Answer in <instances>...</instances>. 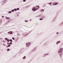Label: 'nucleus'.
Segmentation results:
<instances>
[{
  "label": "nucleus",
  "instance_id": "32",
  "mask_svg": "<svg viewBox=\"0 0 63 63\" xmlns=\"http://www.w3.org/2000/svg\"><path fill=\"white\" fill-rule=\"evenodd\" d=\"M19 10V8H17V10Z\"/></svg>",
  "mask_w": 63,
  "mask_h": 63
},
{
  "label": "nucleus",
  "instance_id": "27",
  "mask_svg": "<svg viewBox=\"0 0 63 63\" xmlns=\"http://www.w3.org/2000/svg\"><path fill=\"white\" fill-rule=\"evenodd\" d=\"M10 42H12V39L10 40Z\"/></svg>",
  "mask_w": 63,
  "mask_h": 63
},
{
  "label": "nucleus",
  "instance_id": "14",
  "mask_svg": "<svg viewBox=\"0 0 63 63\" xmlns=\"http://www.w3.org/2000/svg\"><path fill=\"white\" fill-rule=\"evenodd\" d=\"M29 45V46H30V45H31V43L30 42H28L27 43Z\"/></svg>",
  "mask_w": 63,
  "mask_h": 63
},
{
  "label": "nucleus",
  "instance_id": "3",
  "mask_svg": "<svg viewBox=\"0 0 63 63\" xmlns=\"http://www.w3.org/2000/svg\"><path fill=\"white\" fill-rule=\"evenodd\" d=\"M30 32H31V31L29 32L28 33H24L23 35L24 36V37H25V36H27V35H28Z\"/></svg>",
  "mask_w": 63,
  "mask_h": 63
},
{
  "label": "nucleus",
  "instance_id": "15",
  "mask_svg": "<svg viewBox=\"0 0 63 63\" xmlns=\"http://www.w3.org/2000/svg\"><path fill=\"white\" fill-rule=\"evenodd\" d=\"M26 58V56H24L23 58V59H25Z\"/></svg>",
  "mask_w": 63,
  "mask_h": 63
},
{
  "label": "nucleus",
  "instance_id": "5",
  "mask_svg": "<svg viewBox=\"0 0 63 63\" xmlns=\"http://www.w3.org/2000/svg\"><path fill=\"white\" fill-rule=\"evenodd\" d=\"M7 0H4L3 1H2V5H3L4 4H5V3H7Z\"/></svg>",
  "mask_w": 63,
  "mask_h": 63
},
{
  "label": "nucleus",
  "instance_id": "22",
  "mask_svg": "<svg viewBox=\"0 0 63 63\" xmlns=\"http://www.w3.org/2000/svg\"><path fill=\"white\" fill-rule=\"evenodd\" d=\"M10 50V49H9V48H8V49H7V51H9Z\"/></svg>",
  "mask_w": 63,
  "mask_h": 63
},
{
  "label": "nucleus",
  "instance_id": "6",
  "mask_svg": "<svg viewBox=\"0 0 63 63\" xmlns=\"http://www.w3.org/2000/svg\"><path fill=\"white\" fill-rule=\"evenodd\" d=\"M8 34H10V35H11V34H13V32L12 31H10L9 32H8Z\"/></svg>",
  "mask_w": 63,
  "mask_h": 63
},
{
  "label": "nucleus",
  "instance_id": "23",
  "mask_svg": "<svg viewBox=\"0 0 63 63\" xmlns=\"http://www.w3.org/2000/svg\"><path fill=\"white\" fill-rule=\"evenodd\" d=\"M17 35L18 36H20V34L19 33H18Z\"/></svg>",
  "mask_w": 63,
  "mask_h": 63
},
{
  "label": "nucleus",
  "instance_id": "8",
  "mask_svg": "<svg viewBox=\"0 0 63 63\" xmlns=\"http://www.w3.org/2000/svg\"><path fill=\"white\" fill-rule=\"evenodd\" d=\"M48 55V53H46L44 54V57H45L46 55Z\"/></svg>",
  "mask_w": 63,
  "mask_h": 63
},
{
  "label": "nucleus",
  "instance_id": "9",
  "mask_svg": "<svg viewBox=\"0 0 63 63\" xmlns=\"http://www.w3.org/2000/svg\"><path fill=\"white\" fill-rule=\"evenodd\" d=\"M60 42H61L60 41H59L57 42L56 43V44H57V45H58V44H59V43H60Z\"/></svg>",
  "mask_w": 63,
  "mask_h": 63
},
{
  "label": "nucleus",
  "instance_id": "1",
  "mask_svg": "<svg viewBox=\"0 0 63 63\" xmlns=\"http://www.w3.org/2000/svg\"><path fill=\"white\" fill-rule=\"evenodd\" d=\"M63 50V48H61L58 51V53H59V54L60 56L61 57L62 56V55H63V53L62 52Z\"/></svg>",
  "mask_w": 63,
  "mask_h": 63
},
{
  "label": "nucleus",
  "instance_id": "28",
  "mask_svg": "<svg viewBox=\"0 0 63 63\" xmlns=\"http://www.w3.org/2000/svg\"><path fill=\"white\" fill-rule=\"evenodd\" d=\"M52 4V2H50V3H48V4Z\"/></svg>",
  "mask_w": 63,
  "mask_h": 63
},
{
  "label": "nucleus",
  "instance_id": "46",
  "mask_svg": "<svg viewBox=\"0 0 63 63\" xmlns=\"http://www.w3.org/2000/svg\"><path fill=\"white\" fill-rule=\"evenodd\" d=\"M52 22H53V21H52Z\"/></svg>",
  "mask_w": 63,
  "mask_h": 63
},
{
  "label": "nucleus",
  "instance_id": "44",
  "mask_svg": "<svg viewBox=\"0 0 63 63\" xmlns=\"http://www.w3.org/2000/svg\"><path fill=\"white\" fill-rule=\"evenodd\" d=\"M17 16H18V14H17Z\"/></svg>",
  "mask_w": 63,
  "mask_h": 63
},
{
  "label": "nucleus",
  "instance_id": "25",
  "mask_svg": "<svg viewBox=\"0 0 63 63\" xmlns=\"http://www.w3.org/2000/svg\"><path fill=\"white\" fill-rule=\"evenodd\" d=\"M2 42H3V43H6V41H5L4 40H3L2 41Z\"/></svg>",
  "mask_w": 63,
  "mask_h": 63
},
{
  "label": "nucleus",
  "instance_id": "42",
  "mask_svg": "<svg viewBox=\"0 0 63 63\" xmlns=\"http://www.w3.org/2000/svg\"><path fill=\"white\" fill-rule=\"evenodd\" d=\"M8 47V46H6V47Z\"/></svg>",
  "mask_w": 63,
  "mask_h": 63
},
{
  "label": "nucleus",
  "instance_id": "17",
  "mask_svg": "<svg viewBox=\"0 0 63 63\" xmlns=\"http://www.w3.org/2000/svg\"><path fill=\"white\" fill-rule=\"evenodd\" d=\"M8 14H11L12 13V11H10L8 12Z\"/></svg>",
  "mask_w": 63,
  "mask_h": 63
},
{
  "label": "nucleus",
  "instance_id": "30",
  "mask_svg": "<svg viewBox=\"0 0 63 63\" xmlns=\"http://www.w3.org/2000/svg\"><path fill=\"white\" fill-rule=\"evenodd\" d=\"M5 40H8V38H5Z\"/></svg>",
  "mask_w": 63,
  "mask_h": 63
},
{
  "label": "nucleus",
  "instance_id": "19",
  "mask_svg": "<svg viewBox=\"0 0 63 63\" xmlns=\"http://www.w3.org/2000/svg\"><path fill=\"white\" fill-rule=\"evenodd\" d=\"M7 42H10V40H9L8 39L7 40Z\"/></svg>",
  "mask_w": 63,
  "mask_h": 63
},
{
  "label": "nucleus",
  "instance_id": "11",
  "mask_svg": "<svg viewBox=\"0 0 63 63\" xmlns=\"http://www.w3.org/2000/svg\"><path fill=\"white\" fill-rule=\"evenodd\" d=\"M62 24H63V21L62 22V23L60 24L59 25L60 26H62Z\"/></svg>",
  "mask_w": 63,
  "mask_h": 63
},
{
  "label": "nucleus",
  "instance_id": "37",
  "mask_svg": "<svg viewBox=\"0 0 63 63\" xmlns=\"http://www.w3.org/2000/svg\"><path fill=\"white\" fill-rule=\"evenodd\" d=\"M7 44V45H9V44H10V43H8Z\"/></svg>",
  "mask_w": 63,
  "mask_h": 63
},
{
  "label": "nucleus",
  "instance_id": "18",
  "mask_svg": "<svg viewBox=\"0 0 63 63\" xmlns=\"http://www.w3.org/2000/svg\"><path fill=\"white\" fill-rule=\"evenodd\" d=\"M2 45L4 46H6V44H2Z\"/></svg>",
  "mask_w": 63,
  "mask_h": 63
},
{
  "label": "nucleus",
  "instance_id": "38",
  "mask_svg": "<svg viewBox=\"0 0 63 63\" xmlns=\"http://www.w3.org/2000/svg\"><path fill=\"white\" fill-rule=\"evenodd\" d=\"M2 18H3L4 17V16H2Z\"/></svg>",
  "mask_w": 63,
  "mask_h": 63
},
{
  "label": "nucleus",
  "instance_id": "45",
  "mask_svg": "<svg viewBox=\"0 0 63 63\" xmlns=\"http://www.w3.org/2000/svg\"><path fill=\"white\" fill-rule=\"evenodd\" d=\"M51 5H51V4H50V6H51Z\"/></svg>",
  "mask_w": 63,
  "mask_h": 63
},
{
  "label": "nucleus",
  "instance_id": "16",
  "mask_svg": "<svg viewBox=\"0 0 63 63\" xmlns=\"http://www.w3.org/2000/svg\"><path fill=\"white\" fill-rule=\"evenodd\" d=\"M58 2H56L55 4V5H58Z\"/></svg>",
  "mask_w": 63,
  "mask_h": 63
},
{
  "label": "nucleus",
  "instance_id": "2",
  "mask_svg": "<svg viewBox=\"0 0 63 63\" xmlns=\"http://www.w3.org/2000/svg\"><path fill=\"white\" fill-rule=\"evenodd\" d=\"M40 8V6H39L37 5L34 8H32V10L33 11V12H35L36 11H37V10H38Z\"/></svg>",
  "mask_w": 63,
  "mask_h": 63
},
{
  "label": "nucleus",
  "instance_id": "24",
  "mask_svg": "<svg viewBox=\"0 0 63 63\" xmlns=\"http://www.w3.org/2000/svg\"><path fill=\"white\" fill-rule=\"evenodd\" d=\"M39 20H43V18H40L39 19Z\"/></svg>",
  "mask_w": 63,
  "mask_h": 63
},
{
  "label": "nucleus",
  "instance_id": "31",
  "mask_svg": "<svg viewBox=\"0 0 63 63\" xmlns=\"http://www.w3.org/2000/svg\"><path fill=\"white\" fill-rule=\"evenodd\" d=\"M10 46H11V45L9 44V45L8 46V47H10Z\"/></svg>",
  "mask_w": 63,
  "mask_h": 63
},
{
  "label": "nucleus",
  "instance_id": "7",
  "mask_svg": "<svg viewBox=\"0 0 63 63\" xmlns=\"http://www.w3.org/2000/svg\"><path fill=\"white\" fill-rule=\"evenodd\" d=\"M40 11L41 12V13L42 12H45V10L44 9H41L40 10Z\"/></svg>",
  "mask_w": 63,
  "mask_h": 63
},
{
  "label": "nucleus",
  "instance_id": "41",
  "mask_svg": "<svg viewBox=\"0 0 63 63\" xmlns=\"http://www.w3.org/2000/svg\"><path fill=\"white\" fill-rule=\"evenodd\" d=\"M0 40H2V38H0Z\"/></svg>",
  "mask_w": 63,
  "mask_h": 63
},
{
  "label": "nucleus",
  "instance_id": "43",
  "mask_svg": "<svg viewBox=\"0 0 63 63\" xmlns=\"http://www.w3.org/2000/svg\"><path fill=\"white\" fill-rule=\"evenodd\" d=\"M32 20H30V21H31Z\"/></svg>",
  "mask_w": 63,
  "mask_h": 63
},
{
  "label": "nucleus",
  "instance_id": "36",
  "mask_svg": "<svg viewBox=\"0 0 63 63\" xmlns=\"http://www.w3.org/2000/svg\"><path fill=\"white\" fill-rule=\"evenodd\" d=\"M26 1V0H23V1L24 2H25Z\"/></svg>",
  "mask_w": 63,
  "mask_h": 63
},
{
  "label": "nucleus",
  "instance_id": "35",
  "mask_svg": "<svg viewBox=\"0 0 63 63\" xmlns=\"http://www.w3.org/2000/svg\"><path fill=\"white\" fill-rule=\"evenodd\" d=\"M56 34H59V32H57Z\"/></svg>",
  "mask_w": 63,
  "mask_h": 63
},
{
  "label": "nucleus",
  "instance_id": "21",
  "mask_svg": "<svg viewBox=\"0 0 63 63\" xmlns=\"http://www.w3.org/2000/svg\"><path fill=\"white\" fill-rule=\"evenodd\" d=\"M25 22H28V20H26L25 21Z\"/></svg>",
  "mask_w": 63,
  "mask_h": 63
},
{
  "label": "nucleus",
  "instance_id": "26",
  "mask_svg": "<svg viewBox=\"0 0 63 63\" xmlns=\"http://www.w3.org/2000/svg\"><path fill=\"white\" fill-rule=\"evenodd\" d=\"M14 10H11V11L12 12H14Z\"/></svg>",
  "mask_w": 63,
  "mask_h": 63
},
{
  "label": "nucleus",
  "instance_id": "20",
  "mask_svg": "<svg viewBox=\"0 0 63 63\" xmlns=\"http://www.w3.org/2000/svg\"><path fill=\"white\" fill-rule=\"evenodd\" d=\"M14 10L15 11H17V9H14Z\"/></svg>",
  "mask_w": 63,
  "mask_h": 63
},
{
  "label": "nucleus",
  "instance_id": "29",
  "mask_svg": "<svg viewBox=\"0 0 63 63\" xmlns=\"http://www.w3.org/2000/svg\"><path fill=\"white\" fill-rule=\"evenodd\" d=\"M12 39H13L14 40H15V38L14 37H12Z\"/></svg>",
  "mask_w": 63,
  "mask_h": 63
},
{
  "label": "nucleus",
  "instance_id": "13",
  "mask_svg": "<svg viewBox=\"0 0 63 63\" xmlns=\"http://www.w3.org/2000/svg\"><path fill=\"white\" fill-rule=\"evenodd\" d=\"M26 45L27 47H29V45H28V43H26Z\"/></svg>",
  "mask_w": 63,
  "mask_h": 63
},
{
  "label": "nucleus",
  "instance_id": "12",
  "mask_svg": "<svg viewBox=\"0 0 63 63\" xmlns=\"http://www.w3.org/2000/svg\"><path fill=\"white\" fill-rule=\"evenodd\" d=\"M41 16L42 15L41 14H40V15H38V16H37L35 17H40V16Z\"/></svg>",
  "mask_w": 63,
  "mask_h": 63
},
{
  "label": "nucleus",
  "instance_id": "4",
  "mask_svg": "<svg viewBox=\"0 0 63 63\" xmlns=\"http://www.w3.org/2000/svg\"><path fill=\"white\" fill-rule=\"evenodd\" d=\"M48 44V42H46L45 43H44L42 45L43 47H45V46H47V45Z\"/></svg>",
  "mask_w": 63,
  "mask_h": 63
},
{
  "label": "nucleus",
  "instance_id": "40",
  "mask_svg": "<svg viewBox=\"0 0 63 63\" xmlns=\"http://www.w3.org/2000/svg\"><path fill=\"white\" fill-rule=\"evenodd\" d=\"M30 5H28V7H30Z\"/></svg>",
  "mask_w": 63,
  "mask_h": 63
},
{
  "label": "nucleus",
  "instance_id": "10",
  "mask_svg": "<svg viewBox=\"0 0 63 63\" xmlns=\"http://www.w3.org/2000/svg\"><path fill=\"white\" fill-rule=\"evenodd\" d=\"M6 19H10V17H6Z\"/></svg>",
  "mask_w": 63,
  "mask_h": 63
},
{
  "label": "nucleus",
  "instance_id": "33",
  "mask_svg": "<svg viewBox=\"0 0 63 63\" xmlns=\"http://www.w3.org/2000/svg\"><path fill=\"white\" fill-rule=\"evenodd\" d=\"M20 53L22 54V51H21Z\"/></svg>",
  "mask_w": 63,
  "mask_h": 63
},
{
  "label": "nucleus",
  "instance_id": "39",
  "mask_svg": "<svg viewBox=\"0 0 63 63\" xmlns=\"http://www.w3.org/2000/svg\"><path fill=\"white\" fill-rule=\"evenodd\" d=\"M53 6H54L55 5V4H53Z\"/></svg>",
  "mask_w": 63,
  "mask_h": 63
},
{
  "label": "nucleus",
  "instance_id": "34",
  "mask_svg": "<svg viewBox=\"0 0 63 63\" xmlns=\"http://www.w3.org/2000/svg\"><path fill=\"white\" fill-rule=\"evenodd\" d=\"M10 45H12V42H10Z\"/></svg>",
  "mask_w": 63,
  "mask_h": 63
}]
</instances>
